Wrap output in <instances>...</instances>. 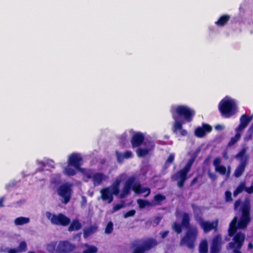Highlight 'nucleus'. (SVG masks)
<instances>
[{"label":"nucleus","mask_w":253,"mask_h":253,"mask_svg":"<svg viewBox=\"0 0 253 253\" xmlns=\"http://www.w3.org/2000/svg\"><path fill=\"white\" fill-rule=\"evenodd\" d=\"M116 155L117 160H118V162L122 163V162L124 161V160L125 159V157L124 156L123 154L120 153L118 151H116Z\"/></svg>","instance_id":"nucleus-41"},{"label":"nucleus","mask_w":253,"mask_h":253,"mask_svg":"<svg viewBox=\"0 0 253 253\" xmlns=\"http://www.w3.org/2000/svg\"><path fill=\"white\" fill-rule=\"evenodd\" d=\"M28 253H35L34 252H29Z\"/></svg>","instance_id":"nucleus-62"},{"label":"nucleus","mask_w":253,"mask_h":253,"mask_svg":"<svg viewBox=\"0 0 253 253\" xmlns=\"http://www.w3.org/2000/svg\"><path fill=\"white\" fill-rule=\"evenodd\" d=\"M113 230V223L111 221H109L105 229V233L106 234H111Z\"/></svg>","instance_id":"nucleus-38"},{"label":"nucleus","mask_w":253,"mask_h":253,"mask_svg":"<svg viewBox=\"0 0 253 253\" xmlns=\"http://www.w3.org/2000/svg\"><path fill=\"white\" fill-rule=\"evenodd\" d=\"M97 230V227L96 226L91 225L88 228L85 229L84 231V236L88 237L91 235L95 233Z\"/></svg>","instance_id":"nucleus-26"},{"label":"nucleus","mask_w":253,"mask_h":253,"mask_svg":"<svg viewBox=\"0 0 253 253\" xmlns=\"http://www.w3.org/2000/svg\"><path fill=\"white\" fill-rule=\"evenodd\" d=\"M124 207V204H118L114 206L112 210V212H115Z\"/></svg>","instance_id":"nucleus-44"},{"label":"nucleus","mask_w":253,"mask_h":253,"mask_svg":"<svg viewBox=\"0 0 253 253\" xmlns=\"http://www.w3.org/2000/svg\"><path fill=\"white\" fill-rule=\"evenodd\" d=\"M212 130V127L209 124H203V126H199L195 130V135L199 138L204 137L206 133L210 132Z\"/></svg>","instance_id":"nucleus-17"},{"label":"nucleus","mask_w":253,"mask_h":253,"mask_svg":"<svg viewBox=\"0 0 253 253\" xmlns=\"http://www.w3.org/2000/svg\"><path fill=\"white\" fill-rule=\"evenodd\" d=\"M235 157L237 159H239L240 162H241L242 160H244L247 158V163H248L249 156L248 155L246 154V149L245 148H242L236 155Z\"/></svg>","instance_id":"nucleus-29"},{"label":"nucleus","mask_w":253,"mask_h":253,"mask_svg":"<svg viewBox=\"0 0 253 253\" xmlns=\"http://www.w3.org/2000/svg\"><path fill=\"white\" fill-rule=\"evenodd\" d=\"M84 247L86 248L82 253H96L98 252V249L96 247L90 245L88 244H84Z\"/></svg>","instance_id":"nucleus-27"},{"label":"nucleus","mask_w":253,"mask_h":253,"mask_svg":"<svg viewBox=\"0 0 253 253\" xmlns=\"http://www.w3.org/2000/svg\"><path fill=\"white\" fill-rule=\"evenodd\" d=\"M77 246L68 240L51 241L46 244V250L49 253H71Z\"/></svg>","instance_id":"nucleus-3"},{"label":"nucleus","mask_w":253,"mask_h":253,"mask_svg":"<svg viewBox=\"0 0 253 253\" xmlns=\"http://www.w3.org/2000/svg\"><path fill=\"white\" fill-rule=\"evenodd\" d=\"M251 120V117H249L246 114L242 115L240 119V123L236 128V131H240L243 130L247 127Z\"/></svg>","instance_id":"nucleus-20"},{"label":"nucleus","mask_w":253,"mask_h":253,"mask_svg":"<svg viewBox=\"0 0 253 253\" xmlns=\"http://www.w3.org/2000/svg\"><path fill=\"white\" fill-rule=\"evenodd\" d=\"M18 253L16 249H10L8 250V253Z\"/></svg>","instance_id":"nucleus-54"},{"label":"nucleus","mask_w":253,"mask_h":253,"mask_svg":"<svg viewBox=\"0 0 253 253\" xmlns=\"http://www.w3.org/2000/svg\"><path fill=\"white\" fill-rule=\"evenodd\" d=\"M101 198L103 201H107L108 204L113 201V196L111 193L109 188L105 187L100 190Z\"/></svg>","instance_id":"nucleus-19"},{"label":"nucleus","mask_w":253,"mask_h":253,"mask_svg":"<svg viewBox=\"0 0 253 253\" xmlns=\"http://www.w3.org/2000/svg\"><path fill=\"white\" fill-rule=\"evenodd\" d=\"M135 212L136 211L134 210H130L124 214V217L125 218H127L128 217L133 216L135 214Z\"/></svg>","instance_id":"nucleus-43"},{"label":"nucleus","mask_w":253,"mask_h":253,"mask_svg":"<svg viewBox=\"0 0 253 253\" xmlns=\"http://www.w3.org/2000/svg\"><path fill=\"white\" fill-rule=\"evenodd\" d=\"M208 175L209 177L212 180H215L216 178V176L214 173H211V172H208Z\"/></svg>","instance_id":"nucleus-50"},{"label":"nucleus","mask_w":253,"mask_h":253,"mask_svg":"<svg viewBox=\"0 0 253 253\" xmlns=\"http://www.w3.org/2000/svg\"><path fill=\"white\" fill-rule=\"evenodd\" d=\"M145 139L144 134L140 132H135L131 137L130 142L133 148L140 147Z\"/></svg>","instance_id":"nucleus-15"},{"label":"nucleus","mask_w":253,"mask_h":253,"mask_svg":"<svg viewBox=\"0 0 253 253\" xmlns=\"http://www.w3.org/2000/svg\"><path fill=\"white\" fill-rule=\"evenodd\" d=\"M107 188H110V190L111 193V194H112L113 196L114 195H118L119 194V192H120L119 188H118V187H116L112 186L108 187Z\"/></svg>","instance_id":"nucleus-39"},{"label":"nucleus","mask_w":253,"mask_h":253,"mask_svg":"<svg viewBox=\"0 0 253 253\" xmlns=\"http://www.w3.org/2000/svg\"><path fill=\"white\" fill-rule=\"evenodd\" d=\"M246 183L244 182H241L238 186L236 188L233 192V196L236 197L239 194L245 190Z\"/></svg>","instance_id":"nucleus-32"},{"label":"nucleus","mask_w":253,"mask_h":253,"mask_svg":"<svg viewBox=\"0 0 253 253\" xmlns=\"http://www.w3.org/2000/svg\"><path fill=\"white\" fill-rule=\"evenodd\" d=\"M120 183L121 180L117 179L111 186L119 188Z\"/></svg>","instance_id":"nucleus-48"},{"label":"nucleus","mask_w":253,"mask_h":253,"mask_svg":"<svg viewBox=\"0 0 253 253\" xmlns=\"http://www.w3.org/2000/svg\"><path fill=\"white\" fill-rule=\"evenodd\" d=\"M29 222V218L23 216L17 217L14 220V224L16 225H22L28 223Z\"/></svg>","instance_id":"nucleus-28"},{"label":"nucleus","mask_w":253,"mask_h":253,"mask_svg":"<svg viewBox=\"0 0 253 253\" xmlns=\"http://www.w3.org/2000/svg\"><path fill=\"white\" fill-rule=\"evenodd\" d=\"M27 244L25 241H22L20 243L19 246L16 249L18 253L24 252L27 251Z\"/></svg>","instance_id":"nucleus-36"},{"label":"nucleus","mask_w":253,"mask_h":253,"mask_svg":"<svg viewBox=\"0 0 253 253\" xmlns=\"http://www.w3.org/2000/svg\"><path fill=\"white\" fill-rule=\"evenodd\" d=\"M215 170L216 172H219L221 175H225L226 173V172H227V175H229L230 173V168L228 169V170H227L226 168L224 166H223V165H221V166L217 167L215 169Z\"/></svg>","instance_id":"nucleus-34"},{"label":"nucleus","mask_w":253,"mask_h":253,"mask_svg":"<svg viewBox=\"0 0 253 253\" xmlns=\"http://www.w3.org/2000/svg\"><path fill=\"white\" fill-rule=\"evenodd\" d=\"M225 200L226 202H231L233 201L232 198V193L229 191H226L225 193Z\"/></svg>","instance_id":"nucleus-40"},{"label":"nucleus","mask_w":253,"mask_h":253,"mask_svg":"<svg viewBox=\"0 0 253 253\" xmlns=\"http://www.w3.org/2000/svg\"><path fill=\"white\" fill-rule=\"evenodd\" d=\"M197 153H198V152H197V153H195V154H193L192 156L194 155H197Z\"/></svg>","instance_id":"nucleus-63"},{"label":"nucleus","mask_w":253,"mask_h":253,"mask_svg":"<svg viewBox=\"0 0 253 253\" xmlns=\"http://www.w3.org/2000/svg\"><path fill=\"white\" fill-rule=\"evenodd\" d=\"M3 199L2 198H0V207H3Z\"/></svg>","instance_id":"nucleus-55"},{"label":"nucleus","mask_w":253,"mask_h":253,"mask_svg":"<svg viewBox=\"0 0 253 253\" xmlns=\"http://www.w3.org/2000/svg\"><path fill=\"white\" fill-rule=\"evenodd\" d=\"M245 191L249 194L253 193V185L249 187H246Z\"/></svg>","instance_id":"nucleus-49"},{"label":"nucleus","mask_w":253,"mask_h":253,"mask_svg":"<svg viewBox=\"0 0 253 253\" xmlns=\"http://www.w3.org/2000/svg\"><path fill=\"white\" fill-rule=\"evenodd\" d=\"M218 220H215L210 222L205 220L201 223L200 227L203 230L204 233H209L211 231L214 230L215 231L217 230Z\"/></svg>","instance_id":"nucleus-14"},{"label":"nucleus","mask_w":253,"mask_h":253,"mask_svg":"<svg viewBox=\"0 0 253 253\" xmlns=\"http://www.w3.org/2000/svg\"><path fill=\"white\" fill-rule=\"evenodd\" d=\"M219 110L222 115L229 118L235 114L236 105L234 101L231 99H222L218 105Z\"/></svg>","instance_id":"nucleus-7"},{"label":"nucleus","mask_w":253,"mask_h":253,"mask_svg":"<svg viewBox=\"0 0 253 253\" xmlns=\"http://www.w3.org/2000/svg\"><path fill=\"white\" fill-rule=\"evenodd\" d=\"M158 244L156 239L149 238L147 240L136 239L133 241L130 244L133 249L132 253H145V252L156 247Z\"/></svg>","instance_id":"nucleus-4"},{"label":"nucleus","mask_w":253,"mask_h":253,"mask_svg":"<svg viewBox=\"0 0 253 253\" xmlns=\"http://www.w3.org/2000/svg\"><path fill=\"white\" fill-rule=\"evenodd\" d=\"M58 194L64 199V203L66 204L71 199V188L69 185L64 184L61 185L57 190Z\"/></svg>","instance_id":"nucleus-13"},{"label":"nucleus","mask_w":253,"mask_h":253,"mask_svg":"<svg viewBox=\"0 0 253 253\" xmlns=\"http://www.w3.org/2000/svg\"><path fill=\"white\" fill-rule=\"evenodd\" d=\"M137 203L138 205L139 208L140 209H144L146 206H152V204L150 202L147 200H145L141 199H139L137 200Z\"/></svg>","instance_id":"nucleus-35"},{"label":"nucleus","mask_w":253,"mask_h":253,"mask_svg":"<svg viewBox=\"0 0 253 253\" xmlns=\"http://www.w3.org/2000/svg\"><path fill=\"white\" fill-rule=\"evenodd\" d=\"M136 180V177L135 176H131L128 177L125 182L122 193L119 195L120 198H124L126 196L128 195L130 193L131 189L134 191L133 186Z\"/></svg>","instance_id":"nucleus-12"},{"label":"nucleus","mask_w":253,"mask_h":253,"mask_svg":"<svg viewBox=\"0 0 253 253\" xmlns=\"http://www.w3.org/2000/svg\"><path fill=\"white\" fill-rule=\"evenodd\" d=\"M174 155L172 154H170L169 156V157L167 160V161H166L167 163L170 164V163H172L173 161H174Z\"/></svg>","instance_id":"nucleus-47"},{"label":"nucleus","mask_w":253,"mask_h":253,"mask_svg":"<svg viewBox=\"0 0 253 253\" xmlns=\"http://www.w3.org/2000/svg\"><path fill=\"white\" fill-rule=\"evenodd\" d=\"M241 201H240V200H237L234 204L235 209H237L238 208V207L241 205Z\"/></svg>","instance_id":"nucleus-52"},{"label":"nucleus","mask_w":253,"mask_h":253,"mask_svg":"<svg viewBox=\"0 0 253 253\" xmlns=\"http://www.w3.org/2000/svg\"><path fill=\"white\" fill-rule=\"evenodd\" d=\"M172 117L174 120L172 130L177 134L180 131L181 136H186L187 131L183 128V125L186 123H190L195 116V111L186 105H178L174 110L171 111Z\"/></svg>","instance_id":"nucleus-1"},{"label":"nucleus","mask_w":253,"mask_h":253,"mask_svg":"<svg viewBox=\"0 0 253 253\" xmlns=\"http://www.w3.org/2000/svg\"><path fill=\"white\" fill-rule=\"evenodd\" d=\"M196 158V155L192 156L183 168L179 170L172 176L173 180L177 181V185L179 188L183 187L185 182L188 178V173L190 171Z\"/></svg>","instance_id":"nucleus-5"},{"label":"nucleus","mask_w":253,"mask_h":253,"mask_svg":"<svg viewBox=\"0 0 253 253\" xmlns=\"http://www.w3.org/2000/svg\"><path fill=\"white\" fill-rule=\"evenodd\" d=\"M237 217L235 216L230 223L229 227L228 229V235L230 237L233 236L237 233V229L239 228L238 227Z\"/></svg>","instance_id":"nucleus-22"},{"label":"nucleus","mask_w":253,"mask_h":253,"mask_svg":"<svg viewBox=\"0 0 253 253\" xmlns=\"http://www.w3.org/2000/svg\"><path fill=\"white\" fill-rule=\"evenodd\" d=\"M84 174L88 179H92L93 185L95 187L101 185L106 178V176L104 173L96 172L93 174L91 169L85 170Z\"/></svg>","instance_id":"nucleus-11"},{"label":"nucleus","mask_w":253,"mask_h":253,"mask_svg":"<svg viewBox=\"0 0 253 253\" xmlns=\"http://www.w3.org/2000/svg\"><path fill=\"white\" fill-rule=\"evenodd\" d=\"M125 159H130L132 157V153L130 151H126L124 154Z\"/></svg>","instance_id":"nucleus-46"},{"label":"nucleus","mask_w":253,"mask_h":253,"mask_svg":"<svg viewBox=\"0 0 253 253\" xmlns=\"http://www.w3.org/2000/svg\"><path fill=\"white\" fill-rule=\"evenodd\" d=\"M40 170H41V171H43V169H40Z\"/></svg>","instance_id":"nucleus-64"},{"label":"nucleus","mask_w":253,"mask_h":253,"mask_svg":"<svg viewBox=\"0 0 253 253\" xmlns=\"http://www.w3.org/2000/svg\"><path fill=\"white\" fill-rule=\"evenodd\" d=\"M233 252L234 253H242L240 251V250H237V249L233 250Z\"/></svg>","instance_id":"nucleus-58"},{"label":"nucleus","mask_w":253,"mask_h":253,"mask_svg":"<svg viewBox=\"0 0 253 253\" xmlns=\"http://www.w3.org/2000/svg\"><path fill=\"white\" fill-rule=\"evenodd\" d=\"M198 181V177L194 178L190 183V186H193Z\"/></svg>","instance_id":"nucleus-53"},{"label":"nucleus","mask_w":253,"mask_h":253,"mask_svg":"<svg viewBox=\"0 0 253 253\" xmlns=\"http://www.w3.org/2000/svg\"><path fill=\"white\" fill-rule=\"evenodd\" d=\"M199 251L200 253H208V245L206 240H203L199 245Z\"/></svg>","instance_id":"nucleus-31"},{"label":"nucleus","mask_w":253,"mask_h":253,"mask_svg":"<svg viewBox=\"0 0 253 253\" xmlns=\"http://www.w3.org/2000/svg\"><path fill=\"white\" fill-rule=\"evenodd\" d=\"M39 164L42 166L43 167H45V163L43 161H40L39 162Z\"/></svg>","instance_id":"nucleus-57"},{"label":"nucleus","mask_w":253,"mask_h":253,"mask_svg":"<svg viewBox=\"0 0 253 253\" xmlns=\"http://www.w3.org/2000/svg\"><path fill=\"white\" fill-rule=\"evenodd\" d=\"M194 217H195V220L199 223L200 226L201 225V222L205 221L203 219V218L201 216L200 214L198 213L195 214Z\"/></svg>","instance_id":"nucleus-42"},{"label":"nucleus","mask_w":253,"mask_h":253,"mask_svg":"<svg viewBox=\"0 0 253 253\" xmlns=\"http://www.w3.org/2000/svg\"><path fill=\"white\" fill-rule=\"evenodd\" d=\"M181 224L183 227L187 229V231L181 239L179 244L181 246H184L189 249H193L198 235V230L196 226H190V218L188 213L183 214Z\"/></svg>","instance_id":"nucleus-2"},{"label":"nucleus","mask_w":253,"mask_h":253,"mask_svg":"<svg viewBox=\"0 0 253 253\" xmlns=\"http://www.w3.org/2000/svg\"><path fill=\"white\" fill-rule=\"evenodd\" d=\"M248 248L250 249H252L253 248V245L251 243H250L248 244Z\"/></svg>","instance_id":"nucleus-59"},{"label":"nucleus","mask_w":253,"mask_h":253,"mask_svg":"<svg viewBox=\"0 0 253 253\" xmlns=\"http://www.w3.org/2000/svg\"><path fill=\"white\" fill-rule=\"evenodd\" d=\"M166 196L161 194H157L153 198L152 205H161L162 201L166 199Z\"/></svg>","instance_id":"nucleus-25"},{"label":"nucleus","mask_w":253,"mask_h":253,"mask_svg":"<svg viewBox=\"0 0 253 253\" xmlns=\"http://www.w3.org/2000/svg\"><path fill=\"white\" fill-rule=\"evenodd\" d=\"M168 234H169L168 231H162L160 233V234L161 235V237L162 238H165V237H166L168 236Z\"/></svg>","instance_id":"nucleus-51"},{"label":"nucleus","mask_w":253,"mask_h":253,"mask_svg":"<svg viewBox=\"0 0 253 253\" xmlns=\"http://www.w3.org/2000/svg\"><path fill=\"white\" fill-rule=\"evenodd\" d=\"M250 220V206L249 204H245L242 208V215L238 222L239 229L246 228Z\"/></svg>","instance_id":"nucleus-9"},{"label":"nucleus","mask_w":253,"mask_h":253,"mask_svg":"<svg viewBox=\"0 0 253 253\" xmlns=\"http://www.w3.org/2000/svg\"><path fill=\"white\" fill-rule=\"evenodd\" d=\"M83 158L79 154L73 153L69 157L68 160V166L64 169V173L68 176H74L77 172L76 170L70 166H72L78 170L81 171L83 173L85 171L81 168L82 165Z\"/></svg>","instance_id":"nucleus-6"},{"label":"nucleus","mask_w":253,"mask_h":253,"mask_svg":"<svg viewBox=\"0 0 253 253\" xmlns=\"http://www.w3.org/2000/svg\"><path fill=\"white\" fill-rule=\"evenodd\" d=\"M222 128V126H221L220 125H218L215 126V129H217V130L221 129Z\"/></svg>","instance_id":"nucleus-56"},{"label":"nucleus","mask_w":253,"mask_h":253,"mask_svg":"<svg viewBox=\"0 0 253 253\" xmlns=\"http://www.w3.org/2000/svg\"><path fill=\"white\" fill-rule=\"evenodd\" d=\"M221 162V159L219 157H217L214 159V160H213V164L215 167V169L218 166H221L220 165Z\"/></svg>","instance_id":"nucleus-45"},{"label":"nucleus","mask_w":253,"mask_h":253,"mask_svg":"<svg viewBox=\"0 0 253 253\" xmlns=\"http://www.w3.org/2000/svg\"><path fill=\"white\" fill-rule=\"evenodd\" d=\"M151 150V149L149 148H138L136 150V154L137 157L139 158L143 157L145 156L146 155H148L150 151Z\"/></svg>","instance_id":"nucleus-30"},{"label":"nucleus","mask_w":253,"mask_h":253,"mask_svg":"<svg viewBox=\"0 0 253 253\" xmlns=\"http://www.w3.org/2000/svg\"><path fill=\"white\" fill-rule=\"evenodd\" d=\"M231 18L229 14H223L221 15L217 21L215 22V24L218 27H223L227 24Z\"/></svg>","instance_id":"nucleus-23"},{"label":"nucleus","mask_w":253,"mask_h":253,"mask_svg":"<svg viewBox=\"0 0 253 253\" xmlns=\"http://www.w3.org/2000/svg\"><path fill=\"white\" fill-rule=\"evenodd\" d=\"M241 138V134L240 132H238L236 133L234 137H231L230 140L228 142L227 144L228 147H231L236 143Z\"/></svg>","instance_id":"nucleus-33"},{"label":"nucleus","mask_w":253,"mask_h":253,"mask_svg":"<svg viewBox=\"0 0 253 253\" xmlns=\"http://www.w3.org/2000/svg\"><path fill=\"white\" fill-rule=\"evenodd\" d=\"M221 236L219 235L215 236L212 240L210 250L211 253H219L221 250Z\"/></svg>","instance_id":"nucleus-16"},{"label":"nucleus","mask_w":253,"mask_h":253,"mask_svg":"<svg viewBox=\"0 0 253 253\" xmlns=\"http://www.w3.org/2000/svg\"><path fill=\"white\" fill-rule=\"evenodd\" d=\"M247 164V158L242 160L234 171V175L236 177H239L242 175L245 170Z\"/></svg>","instance_id":"nucleus-21"},{"label":"nucleus","mask_w":253,"mask_h":253,"mask_svg":"<svg viewBox=\"0 0 253 253\" xmlns=\"http://www.w3.org/2000/svg\"><path fill=\"white\" fill-rule=\"evenodd\" d=\"M151 143L152 144L151 145V149H153V148L154 147V145L153 143L151 142Z\"/></svg>","instance_id":"nucleus-61"},{"label":"nucleus","mask_w":253,"mask_h":253,"mask_svg":"<svg viewBox=\"0 0 253 253\" xmlns=\"http://www.w3.org/2000/svg\"><path fill=\"white\" fill-rule=\"evenodd\" d=\"M134 192L137 194H140L147 192L144 195L145 197L149 196L151 193V189L149 187H142L141 183L138 180H136L135 183L133 186Z\"/></svg>","instance_id":"nucleus-18"},{"label":"nucleus","mask_w":253,"mask_h":253,"mask_svg":"<svg viewBox=\"0 0 253 253\" xmlns=\"http://www.w3.org/2000/svg\"><path fill=\"white\" fill-rule=\"evenodd\" d=\"M251 138H252V134H251L248 135V136L247 138V140L250 139H251Z\"/></svg>","instance_id":"nucleus-60"},{"label":"nucleus","mask_w":253,"mask_h":253,"mask_svg":"<svg viewBox=\"0 0 253 253\" xmlns=\"http://www.w3.org/2000/svg\"><path fill=\"white\" fill-rule=\"evenodd\" d=\"M69 225L68 230L69 232L74 231H78L82 228V224L80 222L79 220L77 219H75L72 220Z\"/></svg>","instance_id":"nucleus-24"},{"label":"nucleus","mask_w":253,"mask_h":253,"mask_svg":"<svg viewBox=\"0 0 253 253\" xmlns=\"http://www.w3.org/2000/svg\"><path fill=\"white\" fill-rule=\"evenodd\" d=\"M46 216L54 225L66 226L71 222L70 218L62 213L55 214L48 211L46 213Z\"/></svg>","instance_id":"nucleus-8"},{"label":"nucleus","mask_w":253,"mask_h":253,"mask_svg":"<svg viewBox=\"0 0 253 253\" xmlns=\"http://www.w3.org/2000/svg\"><path fill=\"white\" fill-rule=\"evenodd\" d=\"M233 236L232 241L228 244L227 249L240 250L243 245L245 239V234L241 232H239Z\"/></svg>","instance_id":"nucleus-10"},{"label":"nucleus","mask_w":253,"mask_h":253,"mask_svg":"<svg viewBox=\"0 0 253 253\" xmlns=\"http://www.w3.org/2000/svg\"><path fill=\"white\" fill-rule=\"evenodd\" d=\"M182 225L176 222H174L172 224L173 230L177 234H180L182 232Z\"/></svg>","instance_id":"nucleus-37"}]
</instances>
